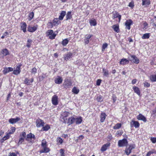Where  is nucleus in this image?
I'll return each mask as SVG.
<instances>
[{
	"label": "nucleus",
	"instance_id": "c03bdc74",
	"mask_svg": "<svg viewBox=\"0 0 156 156\" xmlns=\"http://www.w3.org/2000/svg\"><path fill=\"white\" fill-rule=\"evenodd\" d=\"M96 100L98 102H101L103 101V97L101 95H99L97 97Z\"/></svg>",
	"mask_w": 156,
	"mask_h": 156
},
{
	"label": "nucleus",
	"instance_id": "58836bf2",
	"mask_svg": "<svg viewBox=\"0 0 156 156\" xmlns=\"http://www.w3.org/2000/svg\"><path fill=\"white\" fill-rule=\"evenodd\" d=\"M103 73L104 75L106 76H108L109 74L108 70L104 68L103 69Z\"/></svg>",
	"mask_w": 156,
	"mask_h": 156
},
{
	"label": "nucleus",
	"instance_id": "9d476101",
	"mask_svg": "<svg viewBox=\"0 0 156 156\" xmlns=\"http://www.w3.org/2000/svg\"><path fill=\"white\" fill-rule=\"evenodd\" d=\"M20 120L19 117H17L16 118H11L9 119V123L11 124H13L16 123Z\"/></svg>",
	"mask_w": 156,
	"mask_h": 156
},
{
	"label": "nucleus",
	"instance_id": "6e6d98bb",
	"mask_svg": "<svg viewBox=\"0 0 156 156\" xmlns=\"http://www.w3.org/2000/svg\"><path fill=\"white\" fill-rule=\"evenodd\" d=\"M37 69L35 68H33L31 71V73L33 74H35L37 73Z\"/></svg>",
	"mask_w": 156,
	"mask_h": 156
},
{
	"label": "nucleus",
	"instance_id": "dca6fc26",
	"mask_svg": "<svg viewBox=\"0 0 156 156\" xmlns=\"http://www.w3.org/2000/svg\"><path fill=\"white\" fill-rule=\"evenodd\" d=\"M132 21L131 20L126 21L125 23L126 28L129 30H130V26L132 24Z\"/></svg>",
	"mask_w": 156,
	"mask_h": 156
},
{
	"label": "nucleus",
	"instance_id": "f3484780",
	"mask_svg": "<svg viewBox=\"0 0 156 156\" xmlns=\"http://www.w3.org/2000/svg\"><path fill=\"white\" fill-rule=\"evenodd\" d=\"M37 26L31 27L30 26L28 27V31L31 32H33L35 31L37 29Z\"/></svg>",
	"mask_w": 156,
	"mask_h": 156
},
{
	"label": "nucleus",
	"instance_id": "1a4fd4ad",
	"mask_svg": "<svg viewBox=\"0 0 156 156\" xmlns=\"http://www.w3.org/2000/svg\"><path fill=\"white\" fill-rule=\"evenodd\" d=\"M129 60L136 64H138L139 62V60L135 55H131Z\"/></svg>",
	"mask_w": 156,
	"mask_h": 156
},
{
	"label": "nucleus",
	"instance_id": "603ef678",
	"mask_svg": "<svg viewBox=\"0 0 156 156\" xmlns=\"http://www.w3.org/2000/svg\"><path fill=\"white\" fill-rule=\"evenodd\" d=\"M108 44L106 43H105L103 44L102 47V51H104L106 48L107 47Z\"/></svg>",
	"mask_w": 156,
	"mask_h": 156
},
{
	"label": "nucleus",
	"instance_id": "f03ea898",
	"mask_svg": "<svg viewBox=\"0 0 156 156\" xmlns=\"http://www.w3.org/2000/svg\"><path fill=\"white\" fill-rule=\"evenodd\" d=\"M128 145V141L126 139L119 140L118 142V146L119 147H126Z\"/></svg>",
	"mask_w": 156,
	"mask_h": 156
},
{
	"label": "nucleus",
	"instance_id": "ddd939ff",
	"mask_svg": "<svg viewBox=\"0 0 156 156\" xmlns=\"http://www.w3.org/2000/svg\"><path fill=\"white\" fill-rule=\"evenodd\" d=\"M42 149L40 151V153H46L50 151V149L48 147V146L42 147Z\"/></svg>",
	"mask_w": 156,
	"mask_h": 156
},
{
	"label": "nucleus",
	"instance_id": "f8f14e48",
	"mask_svg": "<svg viewBox=\"0 0 156 156\" xmlns=\"http://www.w3.org/2000/svg\"><path fill=\"white\" fill-rule=\"evenodd\" d=\"M110 143H108L103 145L101 147V151L103 152L107 150L108 148L110 147Z\"/></svg>",
	"mask_w": 156,
	"mask_h": 156
},
{
	"label": "nucleus",
	"instance_id": "f704fd0d",
	"mask_svg": "<svg viewBox=\"0 0 156 156\" xmlns=\"http://www.w3.org/2000/svg\"><path fill=\"white\" fill-rule=\"evenodd\" d=\"M121 126L122 124L121 123H118L113 126V129H118L121 127Z\"/></svg>",
	"mask_w": 156,
	"mask_h": 156
},
{
	"label": "nucleus",
	"instance_id": "5fc2aeb1",
	"mask_svg": "<svg viewBox=\"0 0 156 156\" xmlns=\"http://www.w3.org/2000/svg\"><path fill=\"white\" fill-rule=\"evenodd\" d=\"M112 99L113 100V102L115 103L116 101V99H117V97H116V96H115V95L114 94H113L112 95Z\"/></svg>",
	"mask_w": 156,
	"mask_h": 156
},
{
	"label": "nucleus",
	"instance_id": "49530a36",
	"mask_svg": "<svg viewBox=\"0 0 156 156\" xmlns=\"http://www.w3.org/2000/svg\"><path fill=\"white\" fill-rule=\"evenodd\" d=\"M150 79L152 81H156V75H151L150 76Z\"/></svg>",
	"mask_w": 156,
	"mask_h": 156
},
{
	"label": "nucleus",
	"instance_id": "20e7f679",
	"mask_svg": "<svg viewBox=\"0 0 156 156\" xmlns=\"http://www.w3.org/2000/svg\"><path fill=\"white\" fill-rule=\"evenodd\" d=\"M26 140L31 143L33 142L35 140V136L34 134L31 133H30L27 135V137L26 138Z\"/></svg>",
	"mask_w": 156,
	"mask_h": 156
},
{
	"label": "nucleus",
	"instance_id": "680f3d73",
	"mask_svg": "<svg viewBox=\"0 0 156 156\" xmlns=\"http://www.w3.org/2000/svg\"><path fill=\"white\" fill-rule=\"evenodd\" d=\"M112 139V137L111 134L109 135L108 136V140L110 141Z\"/></svg>",
	"mask_w": 156,
	"mask_h": 156
},
{
	"label": "nucleus",
	"instance_id": "f257e3e1",
	"mask_svg": "<svg viewBox=\"0 0 156 156\" xmlns=\"http://www.w3.org/2000/svg\"><path fill=\"white\" fill-rule=\"evenodd\" d=\"M63 85L66 89L70 88L72 87V83L70 79L66 78L64 80Z\"/></svg>",
	"mask_w": 156,
	"mask_h": 156
},
{
	"label": "nucleus",
	"instance_id": "473e14b6",
	"mask_svg": "<svg viewBox=\"0 0 156 156\" xmlns=\"http://www.w3.org/2000/svg\"><path fill=\"white\" fill-rule=\"evenodd\" d=\"M2 53L3 56H5L8 55L9 53L7 49H4L2 51Z\"/></svg>",
	"mask_w": 156,
	"mask_h": 156
},
{
	"label": "nucleus",
	"instance_id": "de8ad7c7",
	"mask_svg": "<svg viewBox=\"0 0 156 156\" xmlns=\"http://www.w3.org/2000/svg\"><path fill=\"white\" fill-rule=\"evenodd\" d=\"M69 41L67 39H66L63 40L62 44L63 45L65 46L68 43Z\"/></svg>",
	"mask_w": 156,
	"mask_h": 156
},
{
	"label": "nucleus",
	"instance_id": "4c0bfd02",
	"mask_svg": "<svg viewBox=\"0 0 156 156\" xmlns=\"http://www.w3.org/2000/svg\"><path fill=\"white\" fill-rule=\"evenodd\" d=\"M119 14L117 12H113L112 13V17L113 19L117 18Z\"/></svg>",
	"mask_w": 156,
	"mask_h": 156
},
{
	"label": "nucleus",
	"instance_id": "4be33fe9",
	"mask_svg": "<svg viewBox=\"0 0 156 156\" xmlns=\"http://www.w3.org/2000/svg\"><path fill=\"white\" fill-rule=\"evenodd\" d=\"M20 25L21 30L24 33L26 32L27 26L26 23L25 22H23L21 23Z\"/></svg>",
	"mask_w": 156,
	"mask_h": 156
},
{
	"label": "nucleus",
	"instance_id": "864d4df0",
	"mask_svg": "<svg viewBox=\"0 0 156 156\" xmlns=\"http://www.w3.org/2000/svg\"><path fill=\"white\" fill-rule=\"evenodd\" d=\"M123 132L122 130H119L116 133L117 135H118L119 136H121L123 133Z\"/></svg>",
	"mask_w": 156,
	"mask_h": 156
},
{
	"label": "nucleus",
	"instance_id": "7ed1b4c3",
	"mask_svg": "<svg viewBox=\"0 0 156 156\" xmlns=\"http://www.w3.org/2000/svg\"><path fill=\"white\" fill-rule=\"evenodd\" d=\"M135 148V145L133 144H130L128 147H126L125 151L126 154L129 155L131 152V151Z\"/></svg>",
	"mask_w": 156,
	"mask_h": 156
},
{
	"label": "nucleus",
	"instance_id": "72a5a7b5",
	"mask_svg": "<svg viewBox=\"0 0 156 156\" xmlns=\"http://www.w3.org/2000/svg\"><path fill=\"white\" fill-rule=\"evenodd\" d=\"M50 128V126L48 125H47L44 126H43V127L42 128L41 131H48L49 129Z\"/></svg>",
	"mask_w": 156,
	"mask_h": 156
},
{
	"label": "nucleus",
	"instance_id": "e2e57ef3",
	"mask_svg": "<svg viewBox=\"0 0 156 156\" xmlns=\"http://www.w3.org/2000/svg\"><path fill=\"white\" fill-rule=\"evenodd\" d=\"M57 19H55L53 20V23H54V25H57L58 24V23L57 22Z\"/></svg>",
	"mask_w": 156,
	"mask_h": 156
},
{
	"label": "nucleus",
	"instance_id": "69168bd1",
	"mask_svg": "<svg viewBox=\"0 0 156 156\" xmlns=\"http://www.w3.org/2000/svg\"><path fill=\"white\" fill-rule=\"evenodd\" d=\"M101 83V80H98L97 81V85L98 86L100 85Z\"/></svg>",
	"mask_w": 156,
	"mask_h": 156
},
{
	"label": "nucleus",
	"instance_id": "b1692460",
	"mask_svg": "<svg viewBox=\"0 0 156 156\" xmlns=\"http://www.w3.org/2000/svg\"><path fill=\"white\" fill-rule=\"evenodd\" d=\"M92 36V35L90 34L86 35L85 37V38L84 39V42L86 44H87L89 43V39Z\"/></svg>",
	"mask_w": 156,
	"mask_h": 156
},
{
	"label": "nucleus",
	"instance_id": "338daca9",
	"mask_svg": "<svg viewBox=\"0 0 156 156\" xmlns=\"http://www.w3.org/2000/svg\"><path fill=\"white\" fill-rule=\"evenodd\" d=\"M128 6L130 7L133 8L134 6L133 3L132 2H130L129 3Z\"/></svg>",
	"mask_w": 156,
	"mask_h": 156
},
{
	"label": "nucleus",
	"instance_id": "79ce46f5",
	"mask_svg": "<svg viewBox=\"0 0 156 156\" xmlns=\"http://www.w3.org/2000/svg\"><path fill=\"white\" fill-rule=\"evenodd\" d=\"M79 91L78 89H77L76 87H74L72 89V92L75 94H77Z\"/></svg>",
	"mask_w": 156,
	"mask_h": 156
},
{
	"label": "nucleus",
	"instance_id": "bb28decb",
	"mask_svg": "<svg viewBox=\"0 0 156 156\" xmlns=\"http://www.w3.org/2000/svg\"><path fill=\"white\" fill-rule=\"evenodd\" d=\"M75 122H76V124H79L81 123L82 119V118L81 117H75Z\"/></svg>",
	"mask_w": 156,
	"mask_h": 156
},
{
	"label": "nucleus",
	"instance_id": "aec40b11",
	"mask_svg": "<svg viewBox=\"0 0 156 156\" xmlns=\"http://www.w3.org/2000/svg\"><path fill=\"white\" fill-rule=\"evenodd\" d=\"M63 79L62 77L59 76H58L55 80V83L58 84H60L62 83Z\"/></svg>",
	"mask_w": 156,
	"mask_h": 156
},
{
	"label": "nucleus",
	"instance_id": "4468645a",
	"mask_svg": "<svg viewBox=\"0 0 156 156\" xmlns=\"http://www.w3.org/2000/svg\"><path fill=\"white\" fill-rule=\"evenodd\" d=\"M13 70V69L12 67L4 68L3 71V73L4 74H5L10 72L12 71Z\"/></svg>",
	"mask_w": 156,
	"mask_h": 156
},
{
	"label": "nucleus",
	"instance_id": "c85d7f7f",
	"mask_svg": "<svg viewBox=\"0 0 156 156\" xmlns=\"http://www.w3.org/2000/svg\"><path fill=\"white\" fill-rule=\"evenodd\" d=\"M69 114V113L65 111L62 112L61 114V117L63 119L64 118L68 116Z\"/></svg>",
	"mask_w": 156,
	"mask_h": 156
},
{
	"label": "nucleus",
	"instance_id": "052dcab7",
	"mask_svg": "<svg viewBox=\"0 0 156 156\" xmlns=\"http://www.w3.org/2000/svg\"><path fill=\"white\" fill-rule=\"evenodd\" d=\"M154 151H149L146 154V156H150L151 154L154 153Z\"/></svg>",
	"mask_w": 156,
	"mask_h": 156
},
{
	"label": "nucleus",
	"instance_id": "ea45409f",
	"mask_svg": "<svg viewBox=\"0 0 156 156\" xmlns=\"http://www.w3.org/2000/svg\"><path fill=\"white\" fill-rule=\"evenodd\" d=\"M41 146L42 147L48 146L47 142L44 140H43L41 142Z\"/></svg>",
	"mask_w": 156,
	"mask_h": 156
},
{
	"label": "nucleus",
	"instance_id": "2f4dec72",
	"mask_svg": "<svg viewBox=\"0 0 156 156\" xmlns=\"http://www.w3.org/2000/svg\"><path fill=\"white\" fill-rule=\"evenodd\" d=\"M112 28L114 31L116 32L119 33V29L118 26L116 25H114L113 26Z\"/></svg>",
	"mask_w": 156,
	"mask_h": 156
},
{
	"label": "nucleus",
	"instance_id": "9b49d317",
	"mask_svg": "<svg viewBox=\"0 0 156 156\" xmlns=\"http://www.w3.org/2000/svg\"><path fill=\"white\" fill-rule=\"evenodd\" d=\"M22 66V65H19L16 68V69L13 71V73L15 75H17L20 73L21 72L20 67Z\"/></svg>",
	"mask_w": 156,
	"mask_h": 156
},
{
	"label": "nucleus",
	"instance_id": "a18cd8bd",
	"mask_svg": "<svg viewBox=\"0 0 156 156\" xmlns=\"http://www.w3.org/2000/svg\"><path fill=\"white\" fill-rule=\"evenodd\" d=\"M34 16V13L32 12L30 13H29V20H31L33 18Z\"/></svg>",
	"mask_w": 156,
	"mask_h": 156
},
{
	"label": "nucleus",
	"instance_id": "0e129e2a",
	"mask_svg": "<svg viewBox=\"0 0 156 156\" xmlns=\"http://www.w3.org/2000/svg\"><path fill=\"white\" fill-rule=\"evenodd\" d=\"M144 86L146 87H150V84L147 82H145L144 83Z\"/></svg>",
	"mask_w": 156,
	"mask_h": 156
},
{
	"label": "nucleus",
	"instance_id": "7c9ffc66",
	"mask_svg": "<svg viewBox=\"0 0 156 156\" xmlns=\"http://www.w3.org/2000/svg\"><path fill=\"white\" fill-rule=\"evenodd\" d=\"M133 89L134 91V92L136 93L138 95H140V91L139 88L137 87H133Z\"/></svg>",
	"mask_w": 156,
	"mask_h": 156
},
{
	"label": "nucleus",
	"instance_id": "6ab92c4d",
	"mask_svg": "<svg viewBox=\"0 0 156 156\" xmlns=\"http://www.w3.org/2000/svg\"><path fill=\"white\" fill-rule=\"evenodd\" d=\"M142 5H144L145 7H147L151 3L150 0H142Z\"/></svg>",
	"mask_w": 156,
	"mask_h": 156
},
{
	"label": "nucleus",
	"instance_id": "0eeeda50",
	"mask_svg": "<svg viewBox=\"0 0 156 156\" xmlns=\"http://www.w3.org/2000/svg\"><path fill=\"white\" fill-rule=\"evenodd\" d=\"M36 126L37 127L43 126L44 124V121L40 119H37L36 121Z\"/></svg>",
	"mask_w": 156,
	"mask_h": 156
},
{
	"label": "nucleus",
	"instance_id": "bf43d9fd",
	"mask_svg": "<svg viewBox=\"0 0 156 156\" xmlns=\"http://www.w3.org/2000/svg\"><path fill=\"white\" fill-rule=\"evenodd\" d=\"M151 140L153 143H155L156 142V137H151Z\"/></svg>",
	"mask_w": 156,
	"mask_h": 156
},
{
	"label": "nucleus",
	"instance_id": "a19ab883",
	"mask_svg": "<svg viewBox=\"0 0 156 156\" xmlns=\"http://www.w3.org/2000/svg\"><path fill=\"white\" fill-rule=\"evenodd\" d=\"M90 23L91 26H95L97 24L96 21L95 20H90Z\"/></svg>",
	"mask_w": 156,
	"mask_h": 156
},
{
	"label": "nucleus",
	"instance_id": "37998d69",
	"mask_svg": "<svg viewBox=\"0 0 156 156\" xmlns=\"http://www.w3.org/2000/svg\"><path fill=\"white\" fill-rule=\"evenodd\" d=\"M24 83L28 85L31 84L30 80L27 78H26L25 79L24 81Z\"/></svg>",
	"mask_w": 156,
	"mask_h": 156
},
{
	"label": "nucleus",
	"instance_id": "774afa93",
	"mask_svg": "<svg viewBox=\"0 0 156 156\" xmlns=\"http://www.w3.org/2000/svg\"><path fill=\"white\" fill-rule=\"evenodd\" d=\"M9 156H17L15 153H10V155Z\"/></svg>",
	"mask_w": 156,
	"mask_h": 156
},
{
	"label": "nucleus",
	"instance_id": "4d7b16f0",
	"mask_svg": "<svg viewBox=\"0 0 156 156\" xmlns=\"http://www.w3.org/2000/svg\"><path fill=\"white\" fill-rule=\"evenodd\" d=\"M9 134L7 133V135L5 136L2 139L3 140H6L8 139L9 138Z\"/></svg>",
	"mask_w": 156,
	"mask_h": 156
},
{
	"label": "nucleus",
	"instance_id": "13d9d810",
	"mask_svg": "<svg viewBox=\"0 0 156 156\" xmlns=\"http://www.w3.org/2000/svg\"><path fill=\"white\" fill-rule=\"evenodd\" d=\"M9 34V33L7 32H5L3 34V35L2 36L1 38L2 39H3L7 35H8Z\"/></svg>",
	"mask_w": 156,
	"mask_h": 156
},
{
	"label": "nucleus",
	"instance_id": "a878e982",
	"mask_svg": "<svg viewBox=\"0 0 156 156\" xmlns=\"http://www.w3.org/2000/svg\"><path fill=\"white\" fill-rule=\"evenodd\" d=\"M66 15V12L64 11H62L60 13V15L59 16V19L60 20H62L64 16Z\"/></svg>",
	"mask_w": 156,
	"mask_h": 156
},
{
	"label": "nucleus",
	"instance_id": "5701e85b",
	"mask_svg": "<svg viewBox=\"0 0 156 156\" xmlns=\"http://www.w3.org/2000/svg\"><path fill=\"white\" fill-rule=\"evenodd\" d=\"M137 119L139 120H141L144 122H145L147 121L146 118L143 115L141 114H140L137 116Z\"/></svg>",
	"mask_w": 156,
	"mask_h": 156
},
{
	"label": "nucleus",
	"instance_id": "09e8293b",
	"mask_svg": "<svg viewBox=\"0 0 156 156\" xmlns=\"http://www.w3.org/2000/svg\"><path fill=\"white\" fill-rule=\"evenodd\" d=\"M32 42V41L31 40L29 39L27 40V46L29 48L30 47L31 43Z\"/></svg>",
	"mask_w": 156,
	"mask_h": 156
},
{
	"label": "nucleus",
	"instance_id": "423d86ee",
	"mask_svg": "<svg viewBox=\"0 0 156 156\" xmlns=\"http://www.w3.org/2000/svg\"><path fill=\"white\" fill-rule=\"evenodd\" d=\"M47 34L48 36H49L50 39H53L55 38L56 34L53 33V31L52 30H48Z\"/></svg>",
	"mask_w": 156,
	"mask_h": 156
},
{
	"label": "nucleus",
	"instance_id": "8fccbe9b",
	"mask_svg": "<svg viewBox=\"0 0 156 156\" xmlns=\"http://www.w3.org/2000/svg\"><path fill=\"white\" fill-rule=\"evenodd\" d=\"M57 142L60 144H62L63 143V140L60 137H58L57 139Z\"/></svg>",
	"mask_w": 156,
	"mask_h": 156
},
{
	"label": "nucleus",
	"instance_id": "393cba45",
	"mask_svg": "<svg viewBox=\"0 0 156 156\" xmlns=\"http://www.w3.org/2000/svg\"><path fill=\"white\" fill-rule=\"evenodd\" d=\"M129 63V61L126 58L122 59L120 62V64L124 65Z\"/></svg>",
	"mask_w": 156,
	"mask_h": 156
},
{
	"label": "nucleus",
	"instance_id": "2eb2a0df",
	"mask_svg": "<svg viewBox=\"0 0 156 156\" xmlns=\"http://www.w3.org/2000/svg\"><path fill=\"white\" fill-rule=\"evenodd\" d=\"M72 53L70 52H69L67 54L65 55L64 57V59L66 61H67L69 59L71 58L72 57Z\"/></svg>",
	"mask_w": 156,
	"mask_h": 156
},
{
	"label": "nucleus",
	"instance_id": "c756f323",
	"mask_svg": "<svg viewBox=\"0 0 156 156\" xmlns=\"http://www.w3.org/2000/svg\"><path fill=\"white\" fill-rule=\"evenodd\" d=\"M132 122H133V125H134V127L136 128H138L140 126V124L137 121H132L131 122V127H132L133 126H132Z\"/></svg>",
	"mask_w": 156,
	"mask_h": 156
},
{
	"label": "nucleus",
	"instance_id": "6e6552de",
	"mask_svg": "<svg viewBox=\"0 0 156 156\" xmlns=\"http://www.w3.org/2000/svg\"><path fill=\"white\" fill-rule=\"evenodd\" d=\"M52 104L56 105L58 104V97L56 95H54L51 99Z\"/></svg>",
	"mask_w": 156,
	"mask_h": 156
},
{
	"label": "nucleus",
	"instance_id": "c9c22d12",
	"mask_svg": "<svg viewBox=\"0 0 156 156\" xmlns=\"http://www.w3.org/2000/svg\"><path fill=\"white\" fill-rule=\"evenodd\" d=\"M150 37V34L149 33H146L143 34L142 37L143 39H148Z\"/></svg>",
	"mask_w": 156,
	"mask_h": 156
},
{
	"label": "nucleus",
	"instance_id": "412c9836",
	"mask_svg": "<svg viewBox=\"0 0 156 156\" xmlns=\"http://www.w3.org/2000/svg\"><path fill=\"white\" fill-rule=\"evenodd\" d=\"M106 116V115L105 113L103 112L101 113L100 116V121L101 122H102L104 121Z\"/></svg>",
	"mask_w": 156,
	"mask_h": 156
},
{
	"label": "nucleus",
	"instance_id": "a211bd4d",
	"mask_svg": "<svg viewBox=\"0 0 156 156\" xmlns=\"http://www.w3.org/2000/svg\"><path fill=\"white\" fill-rule=\"evenodd\" d=\"M75 117H71L68 119L67 123L69 124V125L72 124L75 122Z\"/></svg>",
	"mask_w": 156,
	"mask_h": 156
},
{
	"label": "nucleus",
	"instance_id": "39448f33",
	"mask_svg": "<svg viewBox=\"0 0 156 156\" xmlns=\"http://www.w3.org/2000/svg\"><path fill=\"white\" fill-rule=\"evenodd\" d=\"M26 133L25 132L21 133L20 135V138L19 140L18 143L19 144H21L24 141V139L26 138Z\"/></svg>",
	"mask_w": 156,
	"mask_h": 156
},
{
	"label": "nucleus",
	"instance_id": "3c124183",
	"mask_svg": "<svg viewBox=\"0 0 156 156\" xmlns=\"http://www.w3.org/2000/svg\"><path fill=\"white\" fill-rule=\"evenodd\" d=\"M65 151L63 149H61L60 150V156H65Z\"/></svg>",
	"mask_w": 156,
	"mask_h": 156
},
{
	"label": "nucleus",
	"instance_id": "cd10ccee",
	"mask_svg": "<svg viewBox=\"0 0 156 156\" xmlns=\"http://www.w3.org/2000/svg\"><path fill=\"white\" fill-rule=\"evenodd\" d=\"M71 13L72 12L71 11H69L67 13L66 16V20H67L69 19H71L72 18Z\"/></svg>",
	"mask_w": 156,
	"mask_h": 156
},
{
	"label": "nucleus",
	"instance_id": "e433bc0d",
	"mask_svg": "<svg viewBox=\"0 0 156 156\" xmlns=\"http://www.w3.org/2000/svg\"><path fill=\"white\" fill-rule=\"evenodd\" d=\"M16 130V128L14 127H12L11 128V130L8 131L7 133L9 134H11L15 132Z\"/></svg>",
	"mask_w": 156,
	"mask_h": 156
}]
</instances>
